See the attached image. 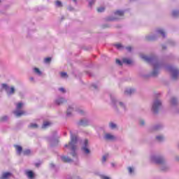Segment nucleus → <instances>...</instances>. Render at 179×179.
I'll return each mask as SVG.
<instances>
[{"mask_svg": "<svg viewBox=\"0 0 179 179\" xmlns=\"http://www.w3.org/2000/svg\"><path fill=\"white\" fill-rule=\"evenodd\" d=\"M29 80H31V82H34V78L31 77V78H29Z\"/></svg>", "mask_w": 179, "mask_h": 179, "instance_id": "53", "label": "nucleus"}, {"mask_svg": "<svg viewBox=\"0 0 179 179\" xmlns=\"http://www.w3.org/2000/svg\"><path fill=\"white\" fill-rule=\"evenodd\" d=\"M123 64H127V65H131L132 64V61L129 59H123Z\"/></svg>", "mask_w": 179, "mask_h": 179, "instance_id": "29", "label": "nucleus"}, {"mask_svg": "<svg viewBox=\"0 0 179 179\" xmlns=\"http://www.w3.org/2000/svg\"><path fill=\"white\" fill-rule=\"evenodd\" d=\"M12 176V173L10 172H6L2 174V176L0 178V179H8L9 177Z\"/></svg>", "mask_w": 179, "mask_h": 179, "instance_id": "22", "label": "nucleus"}, {"mask_svg": "<svg viewBox=\"0 0 179 179\" xmlns=\"http://www.w3.org/2000/svg\"><path fill=\"white\" fill-rule=\"evenodd\" d=\"M96 2V0H91L89 2V6H90V8H92V6H93V5H94V3Z\"/></svg>", "mask_w": 179, "mask_h": 179, "instance_id": "39", "label": "nucleus"}, {"mask_svg": "<svg viewBox=\"0 0 179 179\" xmlns=\"http://www.w3.org/2000/svg\"><path fill=\"white\" fill-rule=\"evenodd\" d=\"M50 169H55V164L51 163V164H50Z\"/></svg>", "mask_w": 179, "mask_h": 179, "instance_id": "51", "label": "nucleus"}, {"mask_svg": "<svg viewBox=\"0 0 179 179\" xmlns=\"http://www.w3.org/2000/svg\"><path fill=\"white\" fill-rule=\"evenodd\" d=\"M101 179H111L110 177L104 176V175L101 176Z\"/></svg>", "mask_w": 179, "mask_h": 179, "instance_id": "47", "label": "nucleus"}, {"mask_svg": "<svg viewBox=\"0 0 179 179\" xmlns=\"http://www.w3.org/2000/svg\"><path fill=\"white\" fill-rule=\"evenodd\" d=\"M36 167H40V163L35 164Z\"/></svg>", "mask_w": 179, "mask_h": 179, "instance_id": "54", "label": "nucleus"}, {"mask_svg": "<svg viewBox=\"0 0 179 179\" xmlns=\"http://www.w3.org/2000/svg\"><path fill=\"white\" fill-rule=\"evenodd\" d=\"M64 136H66V133H64Z\"/></svg>", "mask_w": 179, "mask_h": 179, "instance_id": "58", "label": "nucleus"}, {"mask_svg": "<svg viewBox=\"0 0 179 179\" xmlns=\"http://www.w3.org/2000/svg\"><path fill=\"white\" fill-rule=\"evenodd\" d=\"M108 127L110 128V129H117V124L113 122H110Z\"/></svg>", "mask_w": 179, "mask_h": 179, "instance_id": "25", "label": "nucleus"}, {"mask_svg": "<svg viewBox=\"0 0 179 179\" xmlns=\"http://www.w3.org/2000/svg\"><path fill=\"white\" fill-rule=\"evenodd\" d=\"M125 12L124 10H117L114 12L115 17H108L106 20L108 22H114V20H120V17L124 16Z\"/></svg>", "mask_w": 179, "mask_h": 179, "instance_id": "8", "label": "nucleus"}, {"mask_svg": "<svg viewBox=\"0 0 179 179\" xmlns=\"http://www.w3.org/2000/svg\"><path fill=\"white\" fill-rule=\"evenodd\" d=\"M61 78H63L64 79H66L68 78V74L65 72L60 73Z\"/></svg>", "mask_w": 179, "mask_h": 179, "instance_id": "33", "label": "nucleus"}, {"mask_svg": "<svg viewBox=\"0 0 179 179\" xmlns=\"http://www.w3.org/2000/svg\"><path fill=\"white\" fill-rule=\"evenodd\" d=\"M50 126H51V122L45 121V122H43L42 128L43 129H45V128H48V127H50Z\"/></svg>", "mask_w": 179, "mask_h": 179, "instance_id": "26", "label": "nucleus"}, {"mask_svg": "<svg viewBox=\"0 0 179 179\" xmlns=\"http://www.w3.org/2000/svg\"><path fill=\"white\" fill-rule=\"evenodd\" d=\"M110 100L115 108H116V110L117 107H120V108H121V110H122L124 112L127 111V104H125V103L121 101L117 100V98L113 96H110Z\"/></svg>", "mask_w": 179, "mask_h": 179, "instance_id": "4", "label": "nucleus"}, {"mask_svg": "<svg viewBox=\"0 0 179 179\" xmlns=\"http://www.w3.org/2000/svg\"><path fill=\"white\" fill-rule=\"evenodd\" d=\"M141 58L145 61V62L152 65L153 69L152 71L150 73L149 76H151L152 78H156V76L159 75V71L161 69V68H165L167 71H169V72H170L172 80H177L178 79L179 70L173 66H166L164 62L159 61L157 56L155 55L151 56L142 55Z\"/></svg>", "mask_w": 179, "mask_h": 179, "instance_id": "1", "label": "nucleus"}, {"mask_svg": "<svg viewBox=\"0 0 179 179\" xmlns=\"http://www.w3.org/2000/svg\"><path fill=\"white\" fill-rule=\"evenodd\" d=\"M112 166H114V164H112Z\"/></svg>", "mask_w": 179, "mask_h": 179, "instance_id": "59", "label": "nucleus"}, {"mask_svg": "<svg viewBox=\"0 0 179 179\" xmlns=\"http://www.w3.org/2000/svg\"><path fill=\"white\" fill-rule=\"evenodd\" d=\"M55 6L57 7V8H62V6H64L62 5V2H61V1L59 0H57L55 1Z\"/></svg>", "mask_w": 179, "mask_h": 179, "instance_id": "32", "label": "nucleus"}, {"mask_svg": "<svg viewBox=\"0 0 179 179\" xmlns=\"http://www.w3.org/2000/svg\"><path fill=\"white\" fill-rule=\"evenodd\" d=\"M178 98L176 96H173L170 99V106L173 111V113H179V108H178Z\"/></svg>", "mask_w": 179, "mask_h": 179, "instance_id": "6", "label": "nucleus"}, {"mask_svg": "<svg viewBox=\"0 0 179 179\" xmlns=\"http://www.w3.org/2000/svg\"><path fill=\"white\" fill-rule=\"evenodd\" d=\"M103 138L105 139V141H115V139H117V137H115V136L110 134V133H108V134H106L103 136Z\"/></svg>", "mask_w": 179, "mask_h": 179, "instance_id": "14", "label": "nucleus"}, {"mask_svg": "<svg viewBox=\"0 0 179 179\" xmlns=\"http://www.w3.org/2000/svg\"><path fill=\"white\" fill-rule=\"evenodd\" d=\"M107 160V155H103L102 157V163H106Z\"/></svg>", "mask_w": 179, "mask_h": 179, "instance_id": "46", "label": "nucleus"}, {"mask_svg": "<svg viewBox=\"0 0 179 179\" xmlns=\"http://www.w3.org/2000/svg\"><path fill=\"white\" fill-rule=\"evenodd\" d=\"M8 118L9 117L7 115H5L1 117L0 121H1V122H5L7 120H8Z\"/></svg>", "mask_w": 179, "mask_h": 179, "instance_id": "34", "label": "nucleus"}, {"mask_svg": "<svg viewBox=\"0 0 179 179\" xmlns=\"http://www.w3.org/2000/svg\"><path fill=\"white\" fill-rule=\"evenodd\" d=\"M48 141L50 142V146H57L58 145V138L55 136L48 137Z\"/></svg>", "mask_w": 179, "mask_h": 179, "instance_id": "12", "label": "nucleus"}, {"mask_svg": "<svg viewBox=\"0 0 179 179\" xmlns=\"http://www.w3.org/2000/svg\"><path fill=\"white\" fill-rule=\"evenodd\" d=\"M155 141L157 142H159V143H161V142H164V136L163 135L156 136Z\"/></svg>", "mask_w": 179, "mask_h": 179, "instance_id": "21", "label": "nucleus"}, {"mask_svg": "<svg viewBox=\"0 0 179 179\" xmlns=\"http://www.w3.org/2000/svg\"><path fill=\"white\" fill-rule=\"evenodd\" d=\"M169 43L170 45H176V42H174V41H169Z\"/></svg>", "mask_w": 179, "mask_h": 179, "instance_id": "49", "label": "nucleus"}, {"mask_svg": "<svg viewBox=\"0 0 179 179\" xmlns=\"http://www.w3.org/2000/svg\"><path fill=\"white\" fill-rule=\"evenodd\" d=\"M115 46L116 47V48L117 50H122V48H124V47L122 46V45L121 43H118L115 45Z\"/></svg>", "mask_w": 179, "mask_h": 179, "instance_id": "36", "label": "nucleus"}, {"mask_svg": "<svg viewBox=\"0 0 179 179\" xmlns=\"http://www.w3.org/2000/svg\"><path fill=\"white\" fill-rule=\"evenodd\" d=\"M73 111H76V113H78V114H80L81 115L85 114V112L82 109L75 108L73 106H69L67 108L66 117H72V113H73Z\"/></svg>", "mask_w": 179, "mask_h": 179, "instance_id": "9", "label": "nucleus"}, {"mask_svg": "<svg viewBox=\"0 0 179 179\" xmlns=\"http://www.w3.org/2000/svg\"><path fill=\"white\" fill-rule=\"evenodd\" d=\"M130 1H133V0H130Z\"/></svg>", "mask_w": 179, "mask_h": 179, "instance_id": "60", "label": "nucleus"}, {"mask_svg": "<svg viewBox=\"0 0 179 179\" xmlns=\"http://www.w3.org/2000/svg\"><path fill=\"white\" fill-rule=\"evenodd\" d=\"M126 50H127L128 52H131L132 51V48L131 46L126 47Z\"/></svg>", "mask_w": 179, "mask_h": 179, "instance_id": "48", "label": "nucleus"}, {"mask_svg": "<svg viewBox=\"0 0 179 179\" xmlns=\"http://www.w3.org/2000/svg\"><path fill=\"white\" fill-rule=\"evenodd\" d=\"M71 141L68 144L64 145V148H69L71 150V155L73 157H78V154L76 153V144L78 143V136L72 131H70Z\"/></svg>", "mask_w": 179, "mask_h": 179, "instance_id": "3", "label": "nucleus"}, {"mask_svg": "<svg viewBox=\"0 0 179 179\" xmlns=\"http://www.w3.org/2000/svg\"><path fill=\"white\" fill-rule=\"evenodd\" d=\"M60 159L62 160V162H63L64 163H72V162H73V160L71 158H69V157H66L65 155H62L60 157Z\"/></svg>", "mask_w": 179, "mask_h": 179, "instance_id": "16", "label": "nucleus"}, {"mask_svg": "<svg viewBox=\"0 0 179 179\" xmlns=\"http://www.w3.org/2000/svg\"><path fill=\"white\" fill-rule=\"evenodd\" d=\"M135 93V89L130 88V89H126L124 91V94L126 96H131V94H134Z\"/></svg>", "mask_w": 179, "mask_h": 179, "instance_id": "19", "label": "nucleus"}, {"mask_svg": "<svg viewBox=\"0 0 179 179\" xmlns=\"http://www.w3.org/2000/svg\"><path fill=\"white\" fill-rule=\"evenodd\" d=\"M127 170L129 176H135V169L131 166H129L127 167Z\"/></svg>", "mask_w": 179, "mask_h": 179, "instance_id": "23", "label": "nucleus"}, {"mask_svg": "<svg viewBox=\"0 0 179 179\" xmlns=\"http://www.w3.org/2000/svg\"><path fill=\"white\" fill-rule=\"evenodd\" d=\"M157 34H160L162 36V38H166V31H164V29H157L156 30Z\"/></svg>", "mask_w": 179, "mask_h": 179, "instance_id": "18", "label": "nucleus"}, {"mask_svg": "<svg viewBox=\"0 0 179 179\" xmlns=\"http://www.w3.org/2000/svg\"><path fill=\"white\" fill-rule=\"evenodd\" d=\"M14 114L16 117H22V115H24V111L20 110V109H17L14 111Z\"/></svg>", "mask_w": 179, "mask_h": 179, "instance_id": "20", "label": "nucleus"}, {"mask_svg": "<svg viewBox=\"0 0 179 179\" xmlns=\"http://www.w3.org/2000/svg\"><path fill=\"white\" fill-rule=\"evenodd\" d=\"M116 64H117V65H120V66H122V62H121V60L120 59H116Z\"/></svg>", "mask_w": 179, "mask_h": 179, "instance_id": "45", "label": "nucleus"}, {"mask_svg": "<svg viewBox=\"0 0 179 179\" xmlns=\"http://www.w3.org/2000/svg\"><path fill=\"white\" fill-rule=\"evenodd\" d=\"M104 7H100L97 9V12H99V13H101L102 12L104 11Z\"/></svg>", "mask_w": 179, "mask_h": 179, "instance_id": "41", "label": "nucleus"}, {"mask_svg": "<svg viewBox=\"0 0 179 179\" xmlns=\"http://www.w3.org/2000/svg\"><path fill=\"white\" fill-rule=\"evenodd\" d=\"M160 108H162V101H160V99H155L152 106V113L154 114H157Z\"/></svg>", "mask_w": 179, "mask_h": 179, "instance_id": "10", "label": "nucleus"}, {"mask_svg": "<svg viewBox=\"0 0 179 179\" xmlns=\"http://www.w3.org/2000/svg\"><path fill=\"white\" fill-rule=\"evenodd\" d=\"M45 64H50L51 62V57H46L44 59Z\"/></svg>", "mask_w": 179, "mask_h": 179, "instance_id": "37", "label": "nucleus"}, {"mask_svg": "<svg viewBox=\"0 0 179 179\" xmlns=\"http://www.w3.org/2000/svg\"><path fill=\"white\" fill-rule=\"evenodd\" d=\"M59 91L61 92L62 93H66V90L64 87H60L59 88Z\"/></svg>", "mask_w": 179, "mask_h": 179, "instance_id": "42", "label": "nucleus"}, {"mask_svg": "<svg viewBox=\"0 0 179 179\" xmlns=\"http://www.w3.org/2000/svg\"><path fill=\"white\" fill-rule=\"evenodd\" d=\"M27 176H28L29 178H34V173H33L31 171H27Z\"/></svg>", "mask_w": 179, "mask_h": 179, "instance_id": "31", "label": "nucleus"}, {"mask_svg": "<svg viewBox=\"0 0 179 179\" xmlns=\"http://www.w3.org/2000/svg\"><path fill=\"white\" fill-rule=\"evenodd\" d=\"M64 103H66L65 98L59 97L55 100V104H57V106H61V104H64Z\"/></svg>", "mask_w": 179, "mask_h": 179, "instance_id": "17", "label": "nucleus"}, {"mask_svg": "<svg viewBox=\"0 0 179 179\" xmlns=\"http://www.w3.org/2000/svg\"><path fill=\"white\" fill-rule=\"evenodd\" d=\"M31 152L30 151V150H25L22 152L24 156H29V155H30Z\"/></svg>", "mask_w": 179, "mask_h": 179, "instance_id": "35", "label": "nucleus"}, {"mask_svg": "<svg viewBox=\"0 0 179 179\" xmlns=\"http://www.w3.org/2000/svg\"><path fill=\"white\" fill-rule=\"evenodd\" d=\"M1 89L6 91L7 96H13L15 92H16L15 87H9L6 83L1 84Z\"/></svg>", "mask_w": 179, "mask_h": 179, "instance_id": "5", "label": "nucleus"}, {"mask_svg": "<svg viewBox=\"0 0 179 179\" xmlns=\"http://www.w3.org/2000/svg\"><path fill=\"white\" fill-rule=\"evenodd\" d=\"M28 128H29L30 129H37V128H38V124H37L36 123H31L28 126Z\"/></svg>", "mask_w": 179, "mask_h": 179, "instance_id": "24", "label": "nucleus"}, {"mask_svg": "<svg viewBox=\"0 0 179 179\" xmlns=\"http://www.w3.org/2000/svg\"><path fill=\"white\" fill-rule=\"evenodd\" d=\"M80 150L83 155H90V149H89V140L85 139L80 143Z\"/></svg>", "mask_w": 179, "mask_h": 179, "instance_id": "7", "label": "nucleus"}, {"mask_svg": "<svg viewBox=\"0 0 179 179\" xmlns=\"http://www.w3.org/2000/svg\"><path fill=\"white\" fill-rule=\"evenodd\" d=\"M62 20H64V17H62Z\"/></svg>", "mask_w": 179, "mask_h": 179, "instance_id": "57", "label": "nucleus"}, {"mask_svg": "<svg viewBox=\"0 0 179 179\" xmlns=\"http://www.w3.org/2000/svg\"><path fill=\"white\" fill-rule=\"evenodd\" d=\"M151 162L155 164L160 165V170L162 171H169L170 170V166L167 164V160L163 155H154L150 157Z\"/></svg>", "mask_w": 179, "mask_h": 179, "instance_id": "2", "label": "nucleus"}, {"mask_svg": "<svg viewBox=\"0 0 179 179\" xmlns=\"http://www.w3.org/2000/svg\"><path fill=\"white\" fill-rule=\"evenodd\" d=\"M92 87H94V89H95V90L99 89V86L97 85V84H92Z\"/></svg>", "mask_w": 179, "mask_h": 179, "instance_id": "50", "label": "nucleus"}, {"mask_svg": "<svg viewBox=\"0 0 179 179\" xmlns=\"http://www.w3.org/2000/svg\"><path fill=\"white\" fill-rule=\"evenodd\" d=\"M172 16L173 17H179V10H174L172 11Z\"/></svg>", "mask_w": 179, "mask_h": 179, "instance_id": "28", "label": "nucleus"}, {"mask_svg": "<svg viewBox=\"0 0 179 179\" xmlns=\"http://www.w3.org/2000/svg\"><path fill=\"white\" fill-rule=\"evenodd\" d=\"M34 72H35V73H36V75H38L39 76H41V75L43 73L38 68H34Z\"/></svg>", "mask_w": 179, "mask_h": 179, "instance_id": "30", "label": "nucleus"}, {"mask_svg": "<svg viewBox=\"0 0 179 179\" xmlns=\"http://www.w3.org/2000/svg\"><path fill=\"white\" fill-rule=\"evenodd\" d=\"M68 10H69V12H73V10H75V8L69 6L68 8H67Z\"/></svg>", "mask_w": 179, "mask_h": 179, "instance_id": "44", "label": "nucleus"}, {"mask_svg": "<svg viewBox=\"0 0 179 179\" xmlns=\"http://www.w3.org/2000/svg\"><path fill=\"white\" fill-rule=\"evenodd\" d=\"M87 74L89 75V76H92V73L87 72Z\"/></svg>", "mask_w": 179, "mask_h": 179, "instance_id": "55", "label": "nucleus"}, {"mask_svg": "<svg viewBox=\"0 0 179 179\" xmlns=\"http://www.w3.org/2000/svg\"><path fill=\"white\" fill-rule=\"evenodd\" d=\"M69 179H82V178H80V176H75L69 178Z\"/></svg>", "mask_w": 179, "mask_h": 179, "instance_id": "43", "label": "nucleus"}, {"mask_svg": "<svg viewBox=\"0 0 179 179\" xmlns=\"http://www.w3.org/2000/svg\"><path fill=\"white\" fill-rule=\"evenodd\" d=\"M23 107V103H18L16 106L17 110H20Z\"/></svg>", "mask_w": 179, "mask_h": 179, "instance_id": "38", "label": "nucleus"}, {"mask_svg": "<svg viewBox=\"0 0 179 179\" xmlns=\"http://www.w3.org/2000/svg\"><path fill=\"white\" fill-rule=\"evenodd\" d=\"M90 119L87 117H83L76 122L78 127H89L90 125Z\"/></svg>", "mask_w": 179, "mask_h": 179, "instance_id": "11", "label": "nucleus"}, {"mask_svg": "<svg viewBox=\"0 0 179 179\" xmlns=\"http://www.w3.org/2000/svg\"><path fill=\"white\" fill-rule=\"evenodd\" d=\"M15 149H16L17 153H18V155H20L22 153V152H23V148L20 145H15Z\"/></svg>", "mask_w": 179, "mask_h": 179, "instance_id": "27", "label": "nucleus"}, {"mask_svg": "<svg viewBox=\"0 0 179 179\" xmlns=\"http://www.w3.org/2000/svg\"><path fill=\"white\" fill-rule=\"evenodd\" d=\"M73 2H74V3H77V0H72Z\"/></svg>", "mask_w": 179, "mask_h": 179, "instance_id": "56", "label": "nucleus"}, {"mask_svg": "<svg viewBox=\"0 0 179 179\" xmlns=\"http://www.w3.org/2000/svg\"><path fill=\"white\" fill-rule=\"evenodd\" d=\"M164 125L162 124H157L150 127V132H155V131H160V129H163Z\"/></svg>", "mask_w": 179, "mask_h": 179, "instance_id": "13", "label": "nucleus"}, {"mask_svg": "<svg viewBox=\"0 0 179 179\" xmlns=\"http://www.w3.org/2000/svg\"><path fill=\"white\" fill-rule=\"evenodd\" d=\"M157 34L148 35L145 36V40L147 41H155V40H157Z\"/></svg>", "mask_w": 179, "mask_h": 179, "instance_id": "15", "label": "nucleus"}, {"mask_svg": "<svg viewBox=\"0 0 179 179\" xmlns=\"http://www.w3.org/2000/svg\"><path fill=\"white\" fill-rule=\"evenodd\" d=\"M139 124L141 126V127H143L145 125V120H143V119H140L139 120Z\"/></svg>", "mask_w": 179, "mask_h": 179, "instance_id": "40", "label": "nucleus"}, {"mask_svg": "<svg viewBox=\"0 0 179 179\" xmlns=\"http://www.w3.org/2000/svg\"><path fill=\"white\" fill-rule=\"evenodd\" d=\"M167 47L164 45H162V50H166Z\"/></svg>", "mask_w": 179, "mask_h": 179, "instance_id": "52", "label": "nucleus"}]
</instances>
